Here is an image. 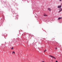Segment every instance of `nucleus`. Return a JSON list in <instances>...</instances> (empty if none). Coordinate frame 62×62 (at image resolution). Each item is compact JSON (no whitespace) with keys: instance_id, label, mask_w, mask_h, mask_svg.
Returning <instances> with one entry per match:
<instances>
[{"instance_id":"nucleus-1","label":"nucleus","mask_w":62,"mask_h":62,"mask_svg":"<svg viewBox=\"0 0 62 62\" xmlns=\"http://www.w3.org/2000/svg\"><path fill=\"white\" fill-rule=\"evenodd\" d=\"M49 56H50V57H51L53 58H54V59H56V58H55L53 56L51 55H50Z\"/></svg>"},{"instance_id":"nucleus-8","label":"nucleus","mask_w":62,"mask_h":62,"mask_svg":"<svg viewBox=\"0 0 62 62\" xmlns=\"http://www.w3.org/2000/svg\"><path fill=\"white\" fill-rule=\"evenodd\" d=\"M12 53H14V54H15V52L13 51V52Z\"/></svg>"},{"instance_id":"nucleus-6","label":"nucleus","mask_w":62,"mask_h":62,"mask_svg":"<svg viewBox=\"0 0 62 62\" xmlns=\"http://www.w3.org/2000/svg\"><path fill=\"white\" fill-rule=\"evenodd\" d=\"M44 16H47V15H46L45 14L44 15Z\"/></svg>"},{"instance_id":"nucleus-4","label":"nucleus","mask_w":62,"mask_h":62,"mask_svg":"<svg viewBox=\"0 0 62 62\" xmlns=\"http://www.w3.org/2000/svg\"><path fill=\"white\" fill-rule=\"evenodd\" d=\"M62 10V9H61L60 11L58 12L59 13V12H60Z\"/></svg>"},{"instance_id":"nucleus-9","label":"nucleus","mask_w":62,"mask_h":62,"mask_svg":"<svg viewBox=\"0 0 62 62\" xmlns=\"http://www.w3.org/2000/svg\"><path fill=\"white\" fill-rule=\"evenodd\" d=\"M46 49L44 51V53H45V52H46Z\"/></svg>"},{"instance_id":"nucleus-12","label":"nucleus","mask_w":62,"mask_h":62,"mask_svg":"<svg viewBox=\"0 0 62 62\" xmlns=\"http://www.w3.org/2000/svg\"><path fill=\"white\" fill-rule=\"evenodd\" d=\"M55 49H57V48L56 47V48H55Z\"/></svg>"},{"instance_id":"nucleus-2","label":"nucleus","mask_w":62,"mask_h":62,"mask_svg":"<svg viewBox=\"0 0 62 62\" xmlns=\"http://www.w3.org/2000/svg\"><path fill=\"white\" fill-rule=\"evenodd\" d=\"M61 5L58 6V8H61Z\"/></svg>"},{"instance_id":"nucleus-5","label":"nucleus","mask_w":62,"mask_h":62,"mask_svg":"<svg viewBox=\"0 0 62 62\" xmlns=\"http://www.w3.org/2000/svg\"><path fill=\"white\" fill-rule=\"evenodd\" d=\"M62 19V18L61 17H59L58 18V20H60V19Z\"/></svg>"},{"instance_id":"nucleus-13","label":"nucleus","mask_w":62,"mask_h":62,"mask_svg":"<svg viewBox=\"0 0 62 62\" xmlns=\"http://www.w3.org/2000/svg\"><path fill=\"white\" fill-rule=\"evenodd\" d=\"M42 62H44L42 61Z\"/></svg>"},{"instance_id":"nucleus-7","label":"nucleus","mask_w":62,"mask_h":62,"mask_svg":"<svg viewBox=\"0 0 62 62\" xmlns=\"http://www.w3.org/2000/svg\"><path fill=\"white\" fill-rule=\"evenodd\" d=\"M11 49L13 50V47H12V48H11Z\"/></svg>"},{"instance_id":"nucleus-10","label":"nucleus","mask_w":62,"mask_h":62,"mask_svg":"<svg viewBox=\"0 0 62 62\" xmlns=\"http://www.w3.org/2000/svg\"><path fill=\"white\" fill-rule=\"evenodd\" d=\"M56 62H58V61H56Z\"/></svg>"},{"instance_id":"nucleus-11","label":"nucleus","mask_w":62,"mask_h":62,"mask_svg":"<svg viewBox=\"0 0 62 62\" xmlns=\"http://www.w3.org/2000/svg\"><path fill=\"white\" fill-rule=\"evenodd\" d=\"M62 1V0H60V1Z\"/></svg>"},{"instance_id":"nucleus-3","label":"nucleus","mask_w":62,"mask_h":62,"mask_svg":"<svg viewBox=\"0 0 62 62\" xmlns=\"http://www.w3.org/2000/svg\"><path fill=\"white\" fill-rule=\"evenodd\" d=\"M48 9L49 11H51V9L50 8H48Z\"/></svg>"}]
</instances>
